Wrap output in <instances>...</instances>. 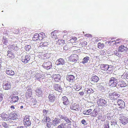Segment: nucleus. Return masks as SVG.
<instances>
[{"instance_id":"obj_4","label":"nucleus","mask_w":128,"mask_h":128,"mask_svg":"<svg viewBox=\"0 0 128 128\" xmlns=\"http://www.w3.org/2000/svg\"><path fill=\"white\" fill-rule=\"evenodd\" d=\"M30 58V56L29 55L22 56L21 60L24 63L26 64L28 62Z\"/></svg>"},{"instance_id":"obj_41","label":"nucleus","mask_w":128,"mask_h":128,"mask_svg":"<svg viewBox=\"0 0 128 128\" xmlns=\"http://www.w3.org/2000/svg\"><path fill=\"white\" fill-rule=\"evenodd\" d=\"M65 124L64 123H62L60 125L58 126V128H65Z\"/></svg>"},{"instance_id":"obj_30","label":"nucleus","mask_w":128,"mask_h":128,"mask_svg":"<svg viewBox=\"0 0 128 128\" xmlns=\"http://www.w3.org/2000/svg\"><path fill=\"white\" fill-rule=\"evenodd\" d=\"M39 40H42L44 39L45 37V34L41 32L38 34Z\"/></svg>"},{"instance_id":"obj_61","label":"nucleus","mask_w":128,"mask_h":128,"mask_svg":"<svg viewBox=\"0 0 128 128\" xmlns=\"http://www.w3.org/2000/svg\"><path fill=\"white\" fill-rule=\"evenodd\" d=\"M126 78L127 79H128V72L126 73Z\"/></svg>"},{"instance_id":"obj_52","label":"nucleus","mask_w":128,"mask_h":128,"mask_svg":"<svg viewBox=\"0 0 128 128\" xmlns=\"http://www.w3.org/2000/svg\"><path fill=\"white\" fill-rule=\"evenodd\" d=\"M108 69L107 70H108L111 71V70H112V66H109L108 65Z\"/></svg>"},{"instance_id":"obj_34","label":"nucleus","mask_w":128,"mask_h":128,"mask_svg":"<svg viewBox=\"0 0 128 128\" xmlns=\"http://www.w3.org/2000/svg\"><path fill=\"white\" fill-rule=\"evenodd\" d=\"M43 114L45 116L48 115L50 113V111L48 110L47 111L45 110H43Z\"/></svg>"},{"instance_id":"obj_64","label":"nucleus","mask_w":128,"mask_h":128,"mask_svg":"<svg viewBox=\"0 0 128 128\" xmlns=\"http://www.w3.org/2000/svg\"><path fill=\"white\" fill-rule=\"evenodd\" d=\"M118 52H117V51H114V54L116 55V53H117Z\"/></svg>"},{"instance_id":"obj_58","label":"nucleus","mask_w":128,"mask_h":128,"mask_svg":"<svg viewBox=\"0 0 128 128\" xmlns=\"http://www.w3.org/2000/svg\"><path fill=\"white\" fill-rule=\"evenodd\" d=\"M7 52L8 53V56H10V52H11L10 50H8V51Z\"/></svg>"},{"instance_id":"obj_27","label":"nucleus","mask_w":128,"mask_h":128,"mask_svg":"<svg viewBox=\"0 0 128 128\" xmlns=\"http://www.w3.org/2000/svg\"><path fill=\"white\" fill-rule=\"evenodd\" d=\"M108 64L102 65L100 66V68L102 70L106 71L108 69Z\"/></svg>"},{"instance_id":"obj_15","label":"nucleus","mask_w":128,"mask_h":128,"mask_svg":"<svg viewBox=\"0 0 128 128\" xmlns=\"http://www.w3.org/2000/svg\"><path fill=\"white\" fill-rule=\"evenodd\" d=\"M78 106L77 104H73L71 105L70 108L72 110H75L77 111L78 110Z\"/></svg>"},{"instance_id":"obj_8","label":"nucleus","mask_w":128,"mask_h":128,"mask_svg":"<svg viewBox=\"0 0 128 128\" xmlns=\"http://www.w3.org/2000/svg\"><path fill=\"white\" fill-rule=\"evenodd\" d=\"M3 88L6 90H9L11 88L10 83V82L6 81L3 84Z\"/></svg>"},{"instance_id":"obj_51","label":"nucleus","mask_w":128,"mask_h":128,"mask_svg":"<svg viewBox=\"0 0 128 128\" xmlns=\"http://www.w3.org/2000/svg\"><path fill=\"white\" fill-rule=\"evenodd\" d=\"M58 42L60 44L61 43L62 44L64 42V41L63 40H58Z\"/></svg>"},{"instance_id":"obj_57","label":"nucleus","mask_w":128,"mask_h":128,"mask_svg":"<svg viewBox=\"0 0 128 128\" xmlns=\"http://www.w3.org/2000/svg\"><path fill=\"white\" fill-rule=\"evenodd\" d=\"M93 90L92 89H89V90H88V93H90L92 92V91Z\"/></svg>"},{"instance_id":"obj_24","label":"nucleus","mask_w":128,"mask_h":128,"mask_svg":"<svg viewBox=\"0 0 128 128\" xmlns=\"http://www.w3.org/2000/svg\"><path fill=\"white\" fill-rule=\"evenodd\" d=\"M99 101L100 105L106 106V102L102 98L99 99Z\"/></svg>"},{"instance_id":"obj_55","label":"nucleus","mask_w":128,"mask_h":128,"mask_svg":"<svg viewBox=\"0 0 128 128\" xmlns=\"http://www.w3.org/2000/svg\"><path fill=\"white\" fill-rule=\"evenodd\" d=\"M116 55L118 56V57H120V56L121 54H120L118 52L116 54Z\"/></svg>"},{"instance_id":"obj_14","label":"nucleus","mask_w":128,"mask_h":128,"mask_svg":"<svg viewBox=\"0 0 128 128\" xmlns=\"http://www.w3.org/2000/svg\"><path fill=\"white\" fill-rule=\"evenodd\" d=\"M62 100L63 104L65 105H67L69 103V100L67 97L66 96H64L62 97Z\"/></svg>"},{"instance_id":"obj_43","label":"nucleus","mask_w":128,"mask_h":128,"mask_svg":"<svg viewBox=\"0 0 128 128\" xmlns=\"http://www.w3.org/2000/svg\"><path fill=\"white\" fill-rule=\"evenodd\" d=\"M64 120L66 121V122L68 123H70L71 122L70 120H69V119L67 117H66V116H65Z\"/></svg>"},{"instance_id":"obj_17","label":"nucleus","mask_w":128,"mask_h":128,"mask_svg":"<svg viewBox=\"0 0 128 128\" xmlns=\"http://www.w3.org/2000/svg\"><path fill=\"white\" fill-rule=\"evenodd\" d=\"M118 84L120 85L121 87H124L126 86V84L124 82V81L122 80H121L118 81Z\"/></svg>"},{"instance_id":"obj_5","label":"nucleus","mask_w":128,"mask_h":128,"mask_svg":"<svg viewBox=\"0 0 128 128\" xmlns=\"http://www.w3.org/2000/svg\"><path fill=\"white\" fill-rule=\"evenodd\" d=\"M68 58L70 61L76 62L78 59V56L76 54L72 55Z\"/></svg>"},{"instance_id":"obj_20","label":"nucleus","mask_w":128,"mask_h":128,"mask_svg":"<svg viewBox=\"0 0 128 128\" xmlns=\"http://www.w3.org/2000/svg\"><path fill=\"white\" fill-rule=\"evenodd\" d=\"M65 62L64 60L62 58H60L56 62L57 63V65H63L64 64Z\"/></svg>"},{"instance_id":"obj_25","label":"nucleus","mask_w":128,"mask_h":128,"mask_svg":"<svg viewBox=\"0 0 128 128\" xmlns=\"http://www.w3.org/2000/svg\"><path fill=\"white\" fill-rule=\"evenodd\" d=\"M10 120H14L16 119H18L17 118V115L16 113H14L13 114H10Z\"/></svg>"},{"instance_id":"obj_29","label":"nucleus","mask_w":128,"mask_h":128,"mask_svg":"<svg viewBox=\"0 0 128 128\" xmlns=\"http://www.w3.org/2000/svg\"><path fill=\"white\" fill-rule=\"evenodd\" d=\"M37 102L36 100L33 99L32 100L31 104V106L32 107H36L37 106Z\"/></svg>"},{"instance_id":"obj_48","label":"nucleus","mask_w":128,"mask_h":128,"mask_svg":"<svg viewBox=\"0 0 128 128\" xmlns=\"http://www.w3.org/2000/svg\"><path fill=\"white\" fill-rule=\"evenodd\" d=\"M45 120L46 122L51 121V120L48 117H46L45 118Z\"/></svg>"},{"instance_id":"obj_6","label":"nucleus","mask_w":128,"mask_h":128,"mask_svg":"<svg viewBox=\"0 0 128 128\" xmlns=\"http://www.w3.org/2000/svg\"><path fill=\"white\" fill-rule=\"evenodd\" d=\"M117 104L119 106V108L122 109L124 108L125 103L123 100L119 99L117 100Z\"/></svg>"},{"instance_id":"obj_56","label":"nucleus","mask_w":128,"mask_h":128,"mask_svg":"<svg viewBox=\"0 0 128 128\" xmlns=\"http://www.w3.org/2000/svg\"><path fill=\"white\" fill-rule=\"evenodd\" d=\"M79 94H80V96H82L84 94V93L83 92H80Z\"/></svg>"},{"instance_id":"obj_37","label":"nucleus","mask_w":128,"mask_h":128,"mask_svg":"<svg viewBox=\"0 0 128 128\" xmlns=\"http://www.w3.org/2000/svg\"><path fill=\"white\" fill-rule=\"evenodd\" d=\"M29 90L30 91V93H28V91H27L26 94V96L27 98H30L31 96V89H30Z\"/></svg>"},{"instance_id":"obj_49","label":"nucleus","mask_w":128,"mask_h":128,"mask_svg":"<svg viewBox=\"0 0 128 128\" xmlns=\"http://www.w3.org/2000/svg\"><path fill=\"white\" fill-rule=\"evenodd\" d=\"M92 114H93L94 116H96L98 114L96 111H95L94 110L93 111Z\"/></svg>"},{"instance_id":"obj_47","label":"nucleus","mask_w":128,"mask_h":128,"mask_svg":"<svg viewBox=\"0 0 128 128\" xmlns=\"http://www.w3.org/2000/svg\"><path fill=\"white\" fill-rule=\"evenodd\" d=\"M51 36H52V38H55V36H56V34L54 33V32H53L51 33Z\"/></svg>"},{"instance_id":"obj_44","label":"nucleus","mask_w":128,"mask_h":128,"mask_svg":"<svg viewBox=\"0 0 128 128\" xmlns=\"http://www.w3.org/2000/svg\"><path fill=\"white\" fill-rule=\"evenodd\" d=\"M98 45L99 47L103 48L104 46V44H101L100 42L98 43Z\"/></svg>"},{"instance_id":"obj_50","label":"nucleus","mask_w":128,"mask_h":128,"mask_svg":"<svg viewBox=\"0 0 128 128\" xmlns=\"http://www.w3.org/2000/svg\"><path fill=\"white\" fill-rule=\"evenodd\" d=\"M81 122L82 124L84 125L86 124V122L85 120L84 119L83 120L81 121Z\"/></svg>"},{"instance_id":"obj_31","label":"nucleus","mask_w":128,"mask_h":128,"mask_svg":"<svg viewBox=\"0 0 128 128\" xmlns=\"http://www.w3.org/2000/svg\"><path fill=\"white\" fill-rule=\"evenodd\" d=\"M54 80L56 82H59L60 79V76L58 74L55 75L54 76Z\"/></svg>"},{"instance_id":"obj_54","label":"nucleus","mask_w":128,"mask_h":128,"mask_svg":"<svg viewBox=\"0 0 128 128\" xmlns=\"http://www.w3.org/2000/svg\"><path fill=\"white\" fill-rule=\"evenodd\" d=\"M92 35L89 34H85V36L88 37H89L91 36Z\"/></svg>"},{"instance_id":"obj_59","label":"nucleus","mask_w":128,"mask_h":128,"mask_svg":"<svg viewBox=\"0 0 128 128\" xmlns=\"http://www.w3.org/2000/svg\"><path fill=\"white\" fill-rule=\"evenodd\" d=\"M10 108L12 110H14L15 108L14 106H11Z\"/></svg>"},{"instance_id":"obj_40","label":"nucleus","mask_w":128,"mask_h":128,"mask_svg":"<svg viewBox=\"0 0 128 128\" xmlns=\"http://www.w3.org/2000/svg\"><path fill=\"white\" fill-rule=\"evenodd\" d=\"M31 48V46L30 45H26L25 47V50L27 51L30 50Z\"/></svg>"},{"instance_id":"obj_62","label":"nucleus","mask_w":128,"mask_h":128,"mask_svg":"<svg viewBox=\"0 0 128 128\" xmlns=\"http://www.w3.org/2000/svg\"><path fill=\"white\" fill-rule=\"evenodd\" d=\"M105 128H109V124H107V126H106Z\"/></svg>"},{"instance_id":"obj_1","label":"nucleus","mask_w":128,"mask_h":128,"mask_svg":"<svg viewBox=\"0 0 128 128\" xmlns=\"http://www.w3.org/2000/svg\"><path fill=\"white\" fill-rule=\"evenodd\" d=\"M120 96L119 93L117 92H110L109 93L108 95L109 97L111 100L116 99Z\"/></svg>"},{"instance_id":"obj_12","label":"nucleus","mask_w":128,"mask_h":128,"mask_svg":"<svg viewBox=\"0 0 128 128\" xmlns=\"http://www.w3.org/2000/svg\"><path fill=\"white\" fill-rule=\"evenodd\" d=\"M1 116L3 119H4L5 121L9 122L11 121L8 114L4 113L1 114Z\"/></svg>"},{"instance_id":"obj_23","label":"nucleus","mask_w":128,"mask_h":128,"mask_svg":"<svg viewBox=\"0 0 128 128\" xmlns=\"http://www.w3.org/2000/svg\"><path fill=\"white\" fill-rule=\"evenodd\" d=\"M54 88L55 90L59 92H61L62 91V88L60 85L56 84L54 85Z\"/></svg>"},{"instance_id":"obj_11","label":"nucleus","mask_w":128,"mask_h":128,"mask_svg":"<svg viewBox=\"0 0 128 128\" xmlns=\"http://www.w3.org/2000/svg\"><path fill=\"white\" fill-rule=\"evenodd\" d=\"M6 72L7 74L10 76H13L15 74L14 72L12 70L10 67L6 68Z\"/></svg>"},{"instance_id":"obj_3","label":"nucleus","mask_w":128,"mask_h":128,"mask_svg":"<svg viewBox=\"0 0 128 128\" xmlns=\"http://www.w3.org/2000/svg\"><path fill=\"white\" fill-rule=\"evenodd\" d=\"M119 120L120 122L124 124H126L128 122V118L124 116H123L122 114H120Z\"/></svg>"},{"instance_id":"obj_45","label":"nucleus","mask_w":128,"mask_h":128,"mask_svg":"<svg viewBox=\"0 0 128 128\" xmlns=\"http://www.w3.org/2000/svg\"><path fill=\"white\" fill-rule=\"evenodd\" d=\"M2 125L3 127L6 128H8V124L5 122L2 123Z\"/></svg>"},{"instance_id":"obj_38","label":"nucleus","mask_w":128,"mask_h":128,"mask_svg":"<svg viewBox=\"0 0 128 128\" xmlns=\"http://www.w3.org/2000/svg\"><path fill=\"white\" fill-rule=\"evenodd\" d=\"M11 48L12 50H14V51H16L18 50V47L16 46V45H13L12 46Z\"/></svg>"},{"instance_id":"obj_35","label":"nucleus","mask_w":128,"mask_h":128,"mask_svg":"<svg viewBox=\"0 0 128 128\" xmlns=\"http://www.w3.org/2000/svg\"><path fill=\"white\" fill-rule=\"evenodd\" d=\"M39 35L38 34H34V36L33 37V40H37L38 39L39 40V38H38Z\"/></svg>"},{"instance_id":"obj_2","label":"nucleus","mask_w":128,"mask_h":128,"mask_svg":"<svg viewBox=\"0 0 128 128\" xmlns=\"http://www.w3.org/2000/svg\"><path fill=\"white\" fill-rule=\"evenodd\" d=\"M118 82L116 78L112 77L110 78L109 84L110 86L115 87L118 84Z\"/></svg>"},{"instance_id":"obj_32","label":"nucleus","mask_w":128,"mask_h":128,"mask_svg":"<svg viewBox=\"0 0 128 128\" xmlns=\"http://www.w3.org/2000/svg\"><path fill=\"white\" fill-rule=\"evenodd\" d=\"M46 124L48 128H53L54 126L52 122L51 121L47 122Z\"/></svg>"},{"instance_id":"obj_39","label":"nucleus","mask_w":128,"mask_h":128,"mask_svg":"<svg viewBox=\"0 0 128 128\" xmlns=\"http://www.w3.org/2000/svg\"><path fill=\"white\" fill-rule=\"evenodd\" d=\"M65 116H63L60 114H58L57 116V117H58V118H59L61 120V119L64 120Z\"/></svg>"},{"instance_id":"obj_53","label":"nucleus","mask_w":128,"mask_h":128,"mask_svg":"<svg viewBox=\"0 0 128 128\" xmlns=\"http://www.w3.org/2000/svg\"><path fill=\"white\" fill-rule=\"evenodd\" d=\"M87 42L85 41H84L83 43H82V45L84 46L86 45Z\"/></svg>"},{"instance_id":"obj_21","label":"nucleus","mask_w":128,"mask_h":128,"mask_svg":"<svg viewBox=\"0 0 128 128\" xmlns=\"http://www.w3.org/2000/svg\"><path fill=\"white\" fill-rule=\"evenodd\" d=\"M127 49V48L124 46H121L119 47L118 51L120 52H122L124 51H126Z\"/></svg>"},{"instance_id":"obj_13","label":"nucleus","mask_w":128,"mask_h":128,"mask_svg":"<svg viewBox=\"0 0 128 128\" xmlns=\"http://www.w3.org/2000/svg\"><path fill=\"white\" fill-rule=\"evenodd\" d=\"M61 120L58 118H55L52 120L53 124L54 126H57L60 122Z\"/></svg>"},{"instance_id":"obj_36","label":"nucleus","mask_w":128,"mask_h":128,"mask_svg":"<svg viewBox=\"0 0 128 128\" xmlns=\"http://www.w3.org/2000/svg\"><path fill=\"white\" fill-rule=\"evenodd\" d=\"M92 110L90 109L88 110H85L84 111L83 114H89L90 113V114Z\"/></svg>"},{"instance_id":"obj_16","label":"nucleus","mask_w":128,"mask_h":128,"mask_svg":"<svg viewBox=\"0 0 128 128\" xmlns=\"http://www.w3.org/2000/svg\"><path fill=\"white\" fill-rule=\"evenodd\" d=\"M67 80L70 82H72L75 80L74 76L73 75H68L66 77Z\"/></svg>"},{"instance_id":"obj_19","label":"nucleus","mask_w":128,"mask_h":128,"mask_svg":"<svg viewBox=\"0 0 128 128\" xmlns=\"http://www.w3.org/2000/svg\"><path fill=\"white\" fill-rule=\"evenodd\" d=\"M12 100L11 102L12 103H14L18 102V98L17 96H14L11 98Z\"/></svg>"},{"instance_id":"obj_28","label":"nucleus","mask_w":128,"mask_h":128,"mask_svg":"<svg viewBox=\"0 0 128 128\" xmlns=\"http://www.w3.org/2000/svg\"><path fill=\"white\" fill-rule=\"evenodd\" d=\"M48 99L51 102H53L54 101L55 99V96L52 94H50L48 97Z\"/></svg>"},{"instance_id":"obj_63","label":"nucleus","mask_w":128,"mask_h":128,"mask_svg":"<svg viewBox=\"0 0 128 128\" xmlns=\"http://www.w3.org/2000/svg\"><path fill=\"white\" fill-rule=\"evenodd\" d=\"M80 89H79V88H76V90L77 91H78V90H80V89Z\"/></svg>"},{"instance_id":"obj_26","label":"nucleus","mask_w":128,"mask_h":128,"mask_svg":"<svg viewBox=\"0 0 128 128\" xmlns=\"http://www.w3.org/2000/svg\"><path fill=\"white\" fill-rule=\"evenodd\" d=\"M91 79L92 81L94 82H97L99 80L98 77L96 75L92 76Z\"/></svg>"},{"instance_id":"obj_18","label":"nucleus","mask_w":128,"mask_h":128,"mask_svg":"<svg viewBox=\"0 0 128 128\" xmlns=\"http://www.w3.org/2000/svg\"><path fill=\"white\" fill-rule=\"evenodd\" d=\"M34 76L37 80H40V78H42V75L39 74L38 73H34Z\"/></svg>"},{"instance_id":"obj_22","label":"nucleus","mask_w":128,"mask_h":128,"mask_svg":"<svg viewBox=\"0 0 128 128\" xmlns=\"http://www.w3.org/2000/svg\"><path fill=\"white\" fill-rule=\"evenodd\" d=\"M36 95L37 96L40 97L42 94V90L41 88H37L35 90Z\"/></svg>"},{"instance_id":"obj_7","label":"nucleus","mask_w":128,"mask_h":128,"mask_svg":"<svg viewBox=\"0 0 128 128\" xmlns=\"http://www.w3.org/2000/svg\"><path fill=\"white\" fill-rule=\"evenodd\" d=\"M24 124L26 126H29L31 124V122L30 120L29 116H25L24 117Z\"/></svg>"},{"instance_id":"obj_60","label":"nucleus","mask_w":128,"mask_h":128,"mask_svg":"<svg viewBox=\"0 0 128 128\" xmlns=\"http://www.w3.org/2000/svg\"><path fill=\"white\" fill-rule=\"evenodd\" d=\"M64 50H68V48H67L66 47V46H65L64 47Z\"/></svg>"},{"instance_id":"obj_10","label":"nucleus","mask_w":128,"mask_h":128,"mask_svg":"<svg viewBox=\"0 0 128 128\" xmlns=\"http://www.w3.org/2000/svg\"><path fill=\"white\" fill-rule=\"evenodd\" d=\"M47 38H45L44 42H41L40 44V46L42 48L43 47H47L49 44V42Z\"/></svg>"},{"instance_id":"obj_33","label":"nucleus","mask_w":128,"mask_h":128,"mask_svg":"<svg viewBox=\"0 0 128 128\" xmlns=\"http://www.w3.org/2000/svg\"><path fill=\"white\" fill-rule=\"evenodd\" d=\"M90 58L88 56H86L83 59L82 61V63L83 64L86 63L88 62V61L89 60Z\"/></svg>"},{"instance_id":"obj_9","label":"nucleus","mask_w":128,"mask_h":128,"mask_svg":"<svg viewBox=\"0 0 128 128\" xmlns=\"http://www.w3.org/2000/svg\"><path fill=\"white\" fill-rule=\"evenodd\" d=\"M42 66L45 69L48 70L50 69L52 67L51 62L50 61L44 63Z\"/></svg>"},{"instance_id":"obj_46","label":"nucleus","mask_w":128,"mask_h":128,"mask_svg":"<svg viewBox=\"0 0 128 128\" xmlns=\"http://www.w3.org/2000/svg\"><path fill=\"white\" fill-rule=\"evenodd\" d=\"M4 95L1 93H0V102L2 101L3 99Z\"/></svg>"},{"instance_id":"obj_42","label":"nucleus","mask_w":128,"mask_h":128,"mask_svg":"<svg viewBox=\"0 0 128 128\" xmlns=\"http://www.w3.org/2000/svg\"><path fill=\"white\" fill-rule=\"evenodd\" d=\"M2 42H4V44L6 45L7 43L8 42V41L6 39V38H3L2 40Z\"/></svg>"}]
</instances>
